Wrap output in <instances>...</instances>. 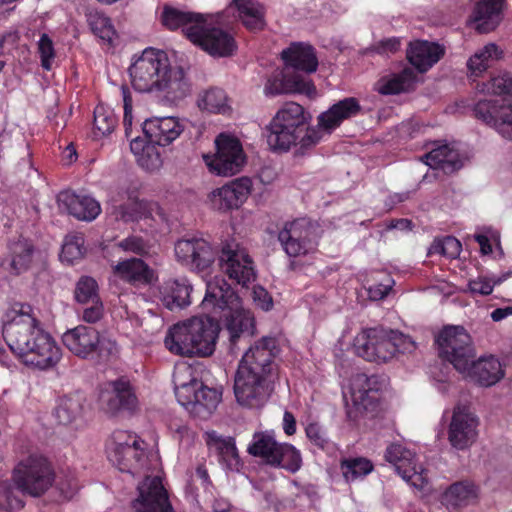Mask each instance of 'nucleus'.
Masks as SVG:
<instances>
[{"mask_svg": "<svg viewBox=\"0 0 512 512\" xmlns=\"http://www.w3.org/2000/svg\"><path fill=\"white\" fill-rule=\"evenodd\" d=\"M3 337L11 351L27 366L46 370L61 359L60 347L42 327L29 304L15 303L6 313Z\"/></svg>", "mask_w": 512, "mask_h": 512, "instance_id": "f257e3e1", "label": "nucleus"}, {"mask_svg": "<svg viewBox=\"0 0 512 512\" xmlns=\"http://www.w3.org/2000/svg\"><path fill=\"white\" fill-rule=\"evenodd\" d=\"M132 86L139 92H163L173 102L184 99L191 86L181 67H171L167 54L159 49L146 48L130 65Z\"/></svg>", "mask_w": 512, "mask_h": 512, "instance_id": "f03ea898", "label": "nucleus"}, {"mask_svg": "<svg viewBox=\"0 0 512 512\" xmlns=\"http://www.w3.org/2000/svg\"><path fill=\"white\" fill-rule=\"evenodd\" d=\"M360 109L356 98L340 100L318 116L317 127H311L306 132L271 121L267 126V143L274 151H288L291 146H298L302 151L308 150L321 141L324 133L331 134L344 120L357 115Z\"/></svg>", "mask_w": 512, "mask_h": 512, "instance_id": "7ed1b4c3", "label": "nucleus"}, {"mask_svg": "<svg viewBox=\"0 0 512 512\" xmlns=\"http://www.w3.org/2000/svg\"><path fill=\"white\" fill-rule=\"evenodd\" d=\"M220 327L211 317H192L172 326L164 339L173 354L186 357H208L215 351Z\"/></svg>", "mask_w": 512, "mask_h": 512, "instance_id": "20e7f679", "label": "nucleus"}, {"mask_svg": "<svg viewBox=\"0 0 512 512\" xmlns=\"http://www.w3.org/2000/svg\"><path fill=\"white\" fill-rule=\"evenodd\" d=\"M416 347L410 336L385 328L365 329L354 340L356 354L377 364L391 362L398 359L399 355L411 354Z\"/></svg>", "mask_w": 512, "mask_h": 512, "instance_id": "39448f33", "label": "nucleus"}, {"mask_svg": "<svg viewBox=\"0 0 512 512\" xmlns=\"http://www.w3.org/2000/svg\"><path fill=\"white\" fill-rule=\"evenodd\" d=\"M202 304L205 308L211 306L227 311L225 327L231 345H235L244 333L249 334V329L253 327L251 313L242 308L240 297L221 277L216 276L207 282L206 294Z\"/></svg>", "mask_w": 512, "mask_h": 512, "instance_id": "423d86ee", "label": "nucleus"}, {"mask_svg": "<svg viewBox=\"0 0 512 512\" xmlns=\"http://www.w3.org/2000/svg\"><path fill=\"white\" fill-rule=\"evenodd\" d=\"M488 91L495 97L479 101L474 107L475 116L503 138L512 140V77L491 79Z\"/></svg>", "mask_w": 512, "mask_h": 512, "instance_id": "0eeeda50", "label": "nucleus"}, {"mask_svg": "<svg viewBox=\"0 0 512 512\" xmlns=\"http://www.w3.org/2000/svg\"><path fill=\"white\" fill-rule=\"evenodd\" d=\"M109 461L121 472L133 476L149 470V460L144 442L134 433L117 429L112 432L106 444Z\"/></svg>", "mask_w": 512, "mask_h": 512, "instance_id": "6e6552de", "label": "nucleus"}, {"mask_svg": "<svg viewBox=\"0 0 512 512\" xmlns=\"http://www.w3.org/2000/svg\"><path fill=\"white\" fill-rule=\"evenodd\" d=\"M247 452L261 458L266 464L297 472L302 465L300 452L291 444L280 443L272 431L255 432Z\"/></svg>", "mask_w": 512, "mask_h": 512, "instance_id": "1a4fd4ad", "label": "nucleus"}, {"mask_svg": "<svg viewBox=\"0 0 512 512\" xmlns=\"http://www.w3.org/2000/svg\"><path fill=\"white\" fill-rule=\"evenodd\" d=\"M13 481L23 493L38 497L54 483L55 473L49 461L37 454L21 460L13 471Z\"/></svg>", "mask_w": 512, "mask_h": 512, "instance_id": "9d476101", "label": "nucleus"}, {"mask_svg": "<svg viewBox=\"0 0 512 512\" xmlns=\"http://www.w3.org/2000/svg\"><path fill=\"white\" fill-rule=\"evenodd\" d=\"M436 342L440 357L449 361L460 373L468 371L469 363L476 354L471 336L462 326L445 327Z\"/></svg>", "mask_w": 512, "mask_h": 512, "instance_id": "9b49d317", "label": "nucleus"}, {"mask_svg": "<svg viewBox=\"0 0 512 512\" xmlns=\"http://www.w3.org/2000/svg\"><path fill=\"white\" fill-rule=\"evenodd\" d=\"M215 145L217 149L215 155H204L209 171L225 177L240 172L245 163L240 141L234 136L222 133L216 138Z\"/></svg>", "mask_w": 512, "mask_h": 512, "instance_id": "f8f14e48", "label": "nucleus"}, {"mask_svg": "<svg viewBox=\"0 0 512 512\" xmlns=\"http://www.w3.org/2000/svg\"><path fill=\"white\" fill-rule=\"evenodd\" d=\"M271 378L238 367L234 378V394L239 405L247 408L263 406L270 395Z\"/></svg>", "mask_w": 512, "mask_h": 512, "instance_id": "ddd939ff", "label": "nucleus"}, {"mask_svg": "<svg viewBox=\"0 0 512 512\" xmlns=\"http://www.w3.org/2000/svg\"><path fill=\"white\" fill-rule=\"evenodd\" d=\"M175 396L180 405L203 418L209 416L221 400V394L216 389L204 386L196 379L176 385Z\"/></svg>", "mask_w": 512, "mask_h": 512, "instance_id": "4468645a", "label": "nucleus"}, {"mask_svg": "<svg viewBox=\"0 0 512 512\" xmlns=\"http://www.w3.org/2000/svg\"><path fill=\"white\" fill-rule=\"evenodd\" d=\"M190 41L213 57H229L237 48L234 37L216 27L209 15H205L200 27L190 33Z\"/></svg>", "mask_w": 512, "mask_h": 512, "instance_id": "2eb2a0df", "label": "nucleus"}, {"mask_svg": "<svg viewBox=\"0 0 512 512\" xmlns=\"http://www.w3.org/2000/svg\"><path fill=\"white\" fill-rule=\"evenodd\" d=\"M317 239V227L305 218L287 222L278 234L283 250L290 257L311 252L317 245Z\"/></svg>", "mask_w": 512, "mask_h": 512, "instance_id": "dca6fc26", "label": "nucleus"}, {"mask_svg": "<svg viewBox=\"0 0 512 512\" xmlns=\"http://www.w3.org/2000/svg\"><path fill=\"white\" fill-rule=\"evenodd\" d=\"M219 264L230 279L242 286L255 280L256 274L251 257L246 249L233 239L222 244Z\"/></svg>", "mask_w": 512, "mask_h": 512, "instance_id": "f3484780", "label": "nucleus"}, {"mask_svg": "<svg viewBox=\"0 0 512 512\" xmlns=\"http://www.w3.org/2000/svg\"><path fill=\"white\" fill-rule=\"evenodd\" d=\"M385 458L393 464L396 472L417 489H423L427 484L425 469L416 463L415 454L401 444H391L387 447Z\"/></svg>", "mask_w": 512, "mask_h": 512, "instance_id": "a211bd4d", "label": "nucleus"}, {"mask_svg": "<svg viewBox=\"0 0 512 512\" xmlns=\"http://www.w3.org/2000/svg\"><path fill=\"white\" fill-rule=\"evenodd\" d=\"M278 352L275 338L262 337L245 352L238 367H246L251 369L252 372H257L272 379L276 370L274 359Z\"/></svg>", "mask_w": 512, "mask_h": 512, "instance_id": "6ab92c4d", "label": "nucleus"}, {"mask_svg": "<svg viewBox=\"0 0 512 512\" xmlns=\"http://www.w3.org/2000/svg\"><path fill=\"white\" fill-rule=\"evenodd\" d=\"M137 490L138 497L132 503L135 512H173L159 476L147 475Z\"/></svg>", "mask_w": 512, "mask_h": 512, "instance_id": "aec40b11", "label": "nucleus"}, {"mask_svg": "<svg viewBox=\"0 0 512 512\" xmlns=\"http://www.w3.org/2000/svg\"><path fill=\"white\" fill-rule=\"evenodd\" d=\"M175 255L178 261L203 271L214 262L216 251L203 238L181 239L175 244Z\"/></svg>", "mask_w": 512, "mask_h": 512, "instance_id": "412c9836", "label": "nucleus"}, {"mask_svg": "<svg viewBox=\"0 0 512 512\" xmlns=\"http://www.w3.org/2000/svg\"><path fill=\"white\" fill-rule=\"evenodd\" d=\"M101 408L105 413L115 416L121 411L136 408L137 398L129 381L121 378L108 383V387L100 393Z\"/></svg>", "mask_w": 512, "mask_h": 512, "instance_id": "4be33fe9", "label": "nucleus"}, {"mask_svg": "<svg viewBox=\"0 0 512 512\" xmlns=\"http://www.w3.org/2000/svg\"><path fill=\"white\" fill-rule=\"evenodd\" d=\"M62 341L70 352L83 359L100 354L103 345L99 332L84 325L66 331Z\"/></svg>", "mask_w": 512, "mask_h": 512, "instance_id": "5701e85b", "label": "nucleus"}, {"mask_svg": "<svg viewBox=\"0 0 512 512\" xmlns=\"http://www.w3.org/2000/svg\"><path fill=\"white\" fill-rule=\"evenodd\" d=\"M478 420L466 408L454 409L449 425L448 439L451 445L463 450L472 445L477 438Z\"/></svg>", "mask_w": 512, "mask_h": 512, "instance_id": "b1692460", "label": "nucleus"}, {"mask_svg": "<svg viewBox=\"0 0 512 512\" xmlns=\"http://www.w3.org/2000/svg\"><path fill=\"white\" fill-rule=\"evenodd\" d=\"M386 388V379L382 376L356 374L351 381V399L359 409H373L379 399V393Z\"/></svg>", "mask_w": 512, "mask_h": 512, "instance_id": "393cba45", "label": "nucleus"}, {"mask_svg": "<svg viewBox=\"0 0 512 512\" xmlns=\"http://www.w3.org/2000/svg\"><path fill=\"white\" fill-rule=\"evenodd\" d=\"M142 130L150 143L167 146L181 135L184 125L173 116L153 117L143 122Z\"/></svg>", "mask_w": 512, "mask_h": 512, "instance_id": "a878e982", "label": "nucleus"}, {"mask_svg": "<svg viewBox=\"0 0 512 512\" xmlns=\"http://www.w3.org/2000/svg\"><path fill=\"white\" fill-rule=\"evenodd\" d=\"M251 192V181L242 177L211 192L209 200L214 209L226 211L238 208Z\"/></svg>", "mask_w": 512, "mask_h": 512, "instance_id": "bb28decb", "label": "nucleus"}, {"mask_svg": "<svg viewBox=\"0 0 512 512\" xmlns=\"http://www.w3.org/2000/svg\"><path fill=\"white\" fill-rule=\"evenodd\" d=\"M192 284L186 277L164 281L158 288L159 300L167 309H183L191 304Z\"/></svg>", "mask_w": 512, "mask_h": 512, "instance_id": "cd10ccee", "label": "nucleus"}, {"mask_svg": "<svg viewBox=\"0 0 512 512\" xmlns=\"http://www.w3.org/2000/svg\"><path fill=\"white\" fill-rule=\"evenodd\" d=\"M58 203L78 220L92 221L101 212L100 204L90 196L64 191L58 195Z\"/></svg>", "mask_w": 512, "mask_h": 512, "instance_id": "c85d7f7f", "label": "nucleus"}, {"mask_svg": "<svg viewBox=\"0 0 512 512\" xmlns=\"http://www.w3.org/2000/svg\"><path fill=\"white\" fill-rule=\"evenodd\" d=\"M205 442L210 453L215 454L219 462L227 469L238 470L240 457L233 437L222 436L216 431H208L205 433Z\"/></svg>", "mask_w": 512, "mask_h": 512, "instance_id": "c756f323", "label": "nucleus"}, {"mask_svg": "<svg viewBox=\"0 0 512 512\" xmlns=\"http://www.w3.org/2000/svg\"><path fill=\"white\" fill-rule=\"evenodd\" d=\"M113 274L132 285H149L155 279L154 270L140 258H130L112 267Z\"/></svg>", "mask_w": 512, "mask_h": 512, "instance_id": "7c9ffc66", "label": "nucleus"}, {"mask_svg": "<svg viewBox=\"0 0 512 512\" xmlns=\"http://www.w3.org/2000/svg\"><path fill=\"white\" fill-rule=\"evenodd\" d=\"M467 377L480 384L489 387L499 382L504 377V369L500 361L493 357H481L469 363V369L464 373Z\"/></svg>", "mask_w": 512, "mask_h": 512, "instance_id": "2f4dec72", "label": "nucleus"}, {"mask_svg": "<svg viewBox=\"0 0 512 512\" xmlns=\"http://www.w3.org/2000/svg\"><path fill=\"white\" fill-rule=\"evenodd\" d=\"M443 48L432 42L418 40L411 42L407 59L419 72H426L443 56Z\"/></svg>", "mask_w": 512, "mask_h": 512, "instance_id": "473e14b6", "label": "nucleus"}, {"mask_svg": "<svg viewBox=\"0 0 512 512\" xmlns=\"http://www.w3.org/2000/svg\"><path fill=\"white\" fill-rule=\"evenodd\" d=\"M281 57L287 65L306 73H313L318 67L315 50L309 44L293 43L281 52Z\"/></svg>", "mask_w": 512, "mask_h": 512, "instance_id": "72a5a7b5", "label": "nucleus"}, {"mask_svg": "<svg viewBox=\"0 0 512 512\" xmlns=\"http://www.w3.org/2000/svg\"><path fill=\"white\" fill-rule=\"evenodd\" d=\"M502 5L503 0H482L477 3L473 13V22L479 33H489L499 25Z\"/></svg>", "mask_w": 512, "mask_h": 512, "instance_id": "f704fd0d", "label": "nucleus"}, {"mask_svg": "<svg viewBox=\"0 0 512 512\" xmlns=\"http://www.w3.org/2000/svg\"><path fill=\"white\" fill-rule=\"evenodd\" d=\"M204 14L182 11L173 7H164L161 20L162 24L170 30L182 28L186 37L190 40V33L200 27Z\"/></svg>", "mask_w": 512, "mask_h": 512, "instance_id": "c9c22d12", "label": "nucleus"}, {"mask_svg": "<svg viewBox=\"0 0 512 512\" xmlns=\"http://www.w3.org/2000/svg\"><path fill=\"white\" fill-rule=\"evenodd\" d=\"M422 160L431 168L441 169L446 174L459 170L463 165L459 152L448 145L432 149Z\"/></svg>", "mask_w": 512, "mask_h": 512, "instance_id": "e433bc0d", "label": "nucleus"}, {"mask_svg": "<svg viewBox=\"0 0 512 512\" xmlns=\"http://www.w3.org/2000/svg\"><path fill=\"white\" fill-rule=\"evenodd\" d=\"M229 10H236L244 26L251 31L265 26L263 7L256 0H232Z\"/></svg>", "mask_w": 512, "mask_h": 512, "instance_id": "4c0bfd02", "label": "nucleus"}, {"mask_svg": "<svg viewBox=\"0 0 512 512\" xmlns=\"http://www.w3.org/2000/svg\"><path fill=\"white\" fill-rule=\"evenodd\" d=\"M416 81V74L411 68H405L397 74L381 77L375 83V90L381 95H394L409 91Z\"/></svg>", "mask_w": 512, "mask_h": 512, "instance_id": "58836bf2", "label": "nucleus"}, {"mask_svg": "<svg viewBox=\"0 0 512 512\" xmlns=\"http://www.w3.org/2000/svg\"><path fill=\"white\" fill-rule=\"evenodd\" d=\"M476 497L475 485L469 481H460L450 485L443 493L442 504L449 510H455L469 505Z\"/></svg>", "mask_w": 512, "mask_h": 512, "instance_id": "ea45409f", "label": "nucleus"}, {"mask_svg": "<svg viewBox=\"0 0 512 512\" xmlns=\"http://www.w3.org/2000/svg\"><path fill=\"white\" fill-rule=\"evenodd\" d=\"M34 247L32 243L25 238L8 243V257L10 259V268L13 273L20 274L27 271L33 261Z\"/></svg>", "mask_w": 512, "mask_h": 512, "instance_id": "a19ab883", "label": "nucleus"}, {"mask_svg": "<svg viewBox=\"0 0 512 512\" xmlns=\"http://www.w3.org/2000/svg\"><path fill=\"white\" fill-rule=\"evenodd\" d=\"M308 120L309 115L300 104L296 102H287L276 113L271 121L279 124L291 125L294 129L297 128L306 132V130L311 128L307 126Z\"/></svg>", "mask_w": 512, "mask_h": 512, "instance_id": "79ce46f5", "label": "nucleus"}, {"mask_svg": "<svg viewBox=\"0 0 512 512\" xmlns=\"http://www.w3.org/2000/svg\"><path fill=\"white\" fill-rule=\"evenodd\" d=\"M503 51L494 43L485 45L477 51L467 62L468 69L473 74H480L485 71L490 63L502 57Z\"/></svg>", "mask_w": 512, "mask_h": 512, "instance_id": "37998d69", "label": "nucleus"}, {"mask_svg": "<svg viewBox=\"0 0 512 512\" xmlns=\"http://www.w3.org/2000/svg\"><path fill=\"white\" fill-rule=\"evenodd\" d=\"M85 15L93 34L101 40L110 43L115 35V30L110 18L96 9H87Z\"/></svg>", "mask_w": 512, "mask_h": 512, "instance_id": "c03bdc74", "label": "nucleus"}, {"mask_svg": "<svg viewBox=\"0 0 512 512\" xmlns=\"http://www.w3.org/2000/svg\"><path fill=\"white\" fill-rule=\"evenodd\" d=\"M198 106L200 109L220 114H224L230 109L225 91L216 87L203 92L198 99Z\"/></svg>", "mask_w": 512, "mask_h": 512, "instance_id": "a18cd8bd", "label": "nucleus"}, {"mask_svg": "<svg viewBox=\"0 0 512 512\" xmlns=\"http://www.w3.org/2000/svg\"><path fill=\"white\" fill-rule=\"evenodd\" d=\"M340 469L346 482H353L368 475L373 470L372 463L365 458H352L341 461Z\"/></svg>", "mask_w": 512, "mask_h": 512, "instance_id": "49530a36", "label": "nucleus"}, {"mask_svg": "<svg viewBox=\"0 0 512 512\" xmlns=\"http://www.w3.org/2000/svg\"><path fill=\"white\" fill-rule=\"evenodd\" d=\"M82 411L83 403L80 397H65L60 401L55 414L60 424L68 425L79 418Z\"/></svg>", "mask_w": 512, "mask_h": 512, "instance_id": "de8ad7c7", "label": "nucleus"}, {"mask_svg": "<svg viewBox=\"0 0 512 512\" xmlns=\"http://www.w3.org/2000/svg\"><path fill=\"white\" fill-rule=\"evenodd\" d=\"M85 253L84 237L81 234H70L64 239L60 259L72 264L81 259Z\"/></svg>", "mask_w": 512, "mask_h": 512, "instance_id": "09e8293b", "label": "nucleus"}, {"mask_svg": "<svg viewBox=\"0 0 512 512\" xmlns=\"http://www.w3.org/2000/svg\"><path fill=\"white\" fill-rule=\"evenodd\" d=\"M74 296L77 303L83 305H89L91 301H97L99 295L96 280L89 276H82L76 283Z\"/></svg>", "mask_w": 512, "mask_h": 512, "instance_id": "8fccbe9b", "label": "nucleus"}, {"mask_svg": "<svg viewBox=\"0 0 512 512\" xmlns=\"http://www.w3.org/2000/svg\"><path fill=\"white\" fill-rule=\"evenodd\" d=\"M117 124V118L113 111L103 106H97L94 110V134L96 137L110 134Z\"/></svg>", "mask_w": 512, "mask_h": 512, "instance_id": "3c124183", "label": "nucleus"}, {"mask_svg": "<svg viewBox=\"0 0 512 512\" xmlns=\"http://www.w3.org/2000/svg\"><path fill=\"white\" fill-rule=\"evenodd\" d=\"M462 246L455 237L447 236L443 239L435 240L429 248V254H441L449 258H456L461 252Z\"/></svg>", "mask_w": 512, "mask_h": 512, "instance_id": "603ef678", "label": "nucleus"}, {"mask_svg": "<svg viewBox=\"0 0 512 512\" xmlns=\"http://www.w3.org/2000/svg\"><path fill=\"white\" fill-rule=\"evenodd\" d=\"M288 93L290 92L287 86L286 74L281 71H275L268 77L264 85V94L266 96L274 97Z\"/></svg>", "mask_w": 512, "mask_h": 512, "instance_id": "864d4df0", "label": "nucleus"}, {"mask_svg": "<svg viewBox=\"0 0 512 512\" xmlns=\"http://www.w3.org/2000/svg\"><path fill=\"white\" fill-rule=\"evenodd\" d=\"M138 164L146 171L153 172L162 166L161 155L154 145H148L137 158Z\"/></svg>", "mask_w": 512, "mask_h": 512, "instance_id": "5fc2aeb1", "label": "nucleus"}, {"mask_svg": "<svg viewBox=\"0 0 512 512\" xmlns=\"http://www.w3.org/2000/svg\"><path fill=\"white\" fill-rule=\"evenodd\" d=\"M38 51L41 58V65L45 70H51L55 58L53 42L47 34H43L38 42Z\"/></svg>", "mask_w": 512, "mask_h": 512, "instance_id": "6e6d98bb", "label": "nucleus"}, {"mask_svg": "<svg viewBox=\"0 0 512 512\" xmlns=\"http://www.w3.org/2000/svg\"><path fill=\"white\" fill-rule=\"evenodd\" d=\"M117 246L125 252L134 253L137 255L147 254L149 245L139 236H129L117 243Z\"/></svg>", "mask_w": 512, "mask_h": 512, "instance_id": "4d7b16f0", "label": "nucleus"}, {"mask_svg": "<svg viewBox=\"0 0 512 512\" xmlns=\"http://www.w3.org/2000/svg\"><path fill=\"white\" fill-rule=\"evenodd\" d=\"M287 86L289 87L290 93H305L310 95L315 92V87L305 77L298 73H293L291 75L286 74Z\"/></svg>", "mask_w": 512, "mask_h": 512, "instance_id": "13d9d810", "label": "nucleus"}, {"mask_svg": "<svg viewBox=\"0 0 512 512\" xmlns=\"http://www.w3.org/2000/svg\"><path fill=\"white\" fill-rule=\"evenodd\" d=\"M401 47V38L399 37H390L382 39L376 43H374L371 47L367 49L368 52L376 53L379 55L388 56L390 54H394L399 51Z\"/></svg>", "mask_w": 512, "mask_h": 512, "instance_id": "bf43d9fd", "label": "nucleus"}, {"mask_svg": "<svg viewBox=\"0 0 512 512\" xmlns=\"http://www.w3.org/2000/svg\"><path fill=\"white\" fill-rule=\"evenodd\" d=\"M103 312V304L99 298L97 301H91L89 305H86L82 312V319L87 323H96L102 318Z\"/></svg>", "mask_w": 512, "mask_h": 512, "instance_id": "052dcab7", "label": "nucleus"}, {"mask_svg": "<svg viewBox=\"0 0 512 512\" xmlns=\"http://www.w3.org/2000/svg\"><path fill=\"white\" fill-rule=\"evenodd\" d=\"M122 96H123V108H124V118L123 123L125 126L126 135H129V130L132 125V97L129 92V89L126 86L121 87Z\"/></svg>", "mask_w": 512, "mask_h": 512, "instance_id": "680f3d73", "label": "nucleus"}, {"mask_svg": "<svg viewBox=\"0 0 512 512\" xmlns=\"http://www.w3.org/2000/svg\"><path fill=\"white\" fill-rule=\"evenodd\" d=\"M494 284L486 278H477L468 283L469 290L474 294L489 295L492 293Z\"/></svg>", "mask_w": 512, "mask_h": 512, "instance_id": "e2e57ef3", "label": "nucleus"}, {"mask_svg": "<svg viewBox=\"0 0 512 512\" xmlns=\"http://www.w3.org/2000/svg\"><path fill=\"white\" fill-rule=\"evenodd\" d=\"M393 280H388L387 283H378L370 286L367 289L368 296L371 300L377 301L386 297L392 288Z\"/></svg>", "mask_w": 512, "mask_h": 512, "instance_id": "0e129e2a", "label": "nucleus"}, {"mask_svg": "<svg viewBox=\"0 0 512 512\" xmlns=\"http://www.w3.org/2000/svg\"><path fill=\"white\" fill-rule=\"evenodd\" d=\"M307 437L318 447L324 448L327 441L325 434L318 424L311 423L306 428Z\"/></svg>", "mask_w": 512, "mask_h": 512, "instance_id": "69168bd1", "label": "nucleus"}, {"mask_svg": "<svg viewBox=\"0 0 512 512\" xmlns=\"http://www.w3.org/2000/svg\"><path fill=\"white\" fill-rule=\"evenodd\" d=\"M253 300L262 310L268 311L272 307V298L262 287H256L253 290Z\"/></svg>", "mask_w": 512, "mask_h": 512, "instance_id": "338daca9", "label": "nucleus"}, {"mask_svg": "<svg viewBox=\"0 0 512 512\" xmlns=\"http://www.w3.org/2000/svg\"><path fill=\"white\" fill-rule=\"evenodd\" d=\"M57 487L60 490L61 494L66 499L72 498L76 491L78 490V483L75 479L70 478L66 481L60 480L57 483Z\"/></svg>", "mask_w": 512, "mask_h": 512, "instance_id": "774afa93", "label": "nucleus"}]
</instances>
